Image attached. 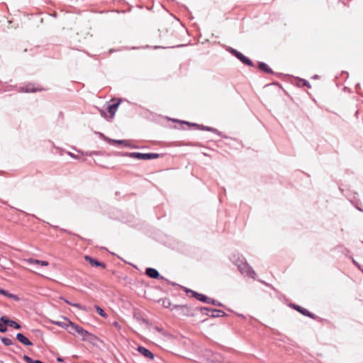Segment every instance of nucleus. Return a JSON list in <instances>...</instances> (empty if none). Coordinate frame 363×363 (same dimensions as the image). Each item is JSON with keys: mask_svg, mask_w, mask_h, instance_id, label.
I'll return each instance as SVG.
<instances>
[{"mask_svg": "<svg viewBox=\"0 0 363 363\" xmlns=\"http://www.w3.org/2000/svg\"><path fill=\"white\" fill-rule=\"evenodd\" d=\"M0 321L4 325H9V322L11 321V320H9V318H7L6 316H2L1 318H0Z\"/></svg>", "mask_w": 363, "mask_h": 363, "instance_id": "aec40b11", "label": "nucleus"}, {"mask_svg": "<svg viewBox=\"0 0 363 363\" xmlns=\"http://www.w3.org/2000/svg\"><path fill=\"white\" fill-rule=\"evenodd\" d=\"M191 292L194 294V296L199 301H201L203 302H205V303H210L211 302V298L203 295V294H198L196 292H194L193 291H191Z\"/></svg>", "mask_w": 363, "mask_h": 363, "instance_id": "9b49d317", "label": "nucleus"}, {"mask_svg": "<svg viewBox=\"0 0 363 363\" xmlns=\"http://www.w3.org/2000/svg\"><path fill=\"white\" fill-rule=\"evenodd\" d=\"M210 303H212L213 305H219V304L217 303V301H214V300H212L211 298V302H210Z\"/></svg>", "mask_w": 363, "mask_h": 363, "instance_id": "7c9ffc66", "label": "nucleus"}, {"mask_svg": "<svg viewBox=\"0 0 363 363\" xmlns=\"http://www.w3.org/2000/svg\"><path fill=\"white\" fill-rule=\"evenodd\" d=\"M112 325H113L114 327H116V328H118V329H120V328H121V326H120V325L118 324V322H113V323H112Z\"/></svg>", "mask_w": 363, "mask_h": 363, "instance_id": "cd10ccee", "label": "nucleus"}, {"mask_svg": "<svg viewBox=\"0 0 363 363\" xmlns=\"http://www.w3.org/2000/svg\"><path fill=\"white\" fill-rule=\"evenodd\" d=\"M232 260L237 265L242 274L251 278H255V272L252 267L246 263L244 259H240V257H238L237 259V256L233 255Z\"/></svg>", "mask_w": 363, "mask_h": 363, "instance_id": "f257e3e1", "label": "nucleus"}, {"mask_svg": "<svg viewBox=\"0 0 363 363\" xmlns=\"http://www.w3.org/2000/svg\"><path fill=\"white\" fill-rule=\"evenodd\" d=\"M99 136H100L101 138H103L104 140H106V138H107L106 137H105V136H104V134H102V133H99Z\"/></svg>", "mask_w": 363, "mask_h": 363, "instance_id": "c756f323", "label": "nucleus"}, {"mask_svg": "<svg viewBox=\"0 0 363 363\" xmlns=\"http://www.w3.org/2000/svg\"><path fill=\"white\" fill-rule=\"evenodd\" d=\"M259 67L260 69L264 71L267 73H271L272 70L270 68L268 67V65L264 62H260L259 64Z\"/></svg>", "mask_w": 363, "mask_h": 363, "instance_id": "dca6fc26", "label": "nucleus"}, {"mask_svg": "<svg viewBox=\"0 0 363 363\" xmlns=\"http://www.w3.org/2000/svg\"><path fill=\"white\" fill-rule=\"evenodd\" d=\"M230 51L233 55H235L238 59H239L242 63H244L247 65H250V66L252 65L251 60L250 59H248L247 57H246L245 55H243L241 52H240L233 48H231Z\"/></svg>", "mask_w": 363, "mask_h": 363, "instance_id": "7ed1b4c3", "label": "nucleus"}, {"mask_svg": "<svg viewBox=\"0 0 363 363\" xmlns=\"http://www.w3.org/2000/svg\"><path fill=\"white\" fill-rule=\"evenodd\" d=\"M146 274L150 277L155 279L158 278L160 276L159 272L155 269L153 268H147L146 269Z\"/></svg>", "mask_w": 363, "mask_h": 363, "instance_id": "f8f14e48", "label": "nucleus"}, {"mask_svg": "<svg viewBox=\"0 0 363 363\" xmlns=\"http://www.w3.org/2000/svg\"><path fill=\"white\" fill-rule=\"evenodd\" d=\"M0 294H2L5 296L10 298H12L16 301H18L20 300L19 298L16 295L10 294L8 291H6L2 289H0Z\"/></svg>", "mask_w": 363, "mask_h": 363, "instance_id": "4468645a", "label": "nucleus"}, {"mask_svg": "<svg viewBox=\"0 0 363 363\" xmlns=\"http://www.w3.org/2000/svg\"><path fill=\"white\" fill-rule=\"evenodd\" d=\"M148 154V158H147V160H152V159H156L159 157V155L157 154V153H147Z\"/></svg>", "mask_w": 363, "mask_h": 363, "instance_id": "393cba45", "label": "nucleus"}, {"mask_svg": "<svg viewBox=\"0 0 363 363\" xmlns=\"http://www.w3.org/2000/svg\"><path fill=\"white\" fill-rule=\"evenodd\" d=\"M16 338L20 342H21L24 345L30 346L33 345V343L22 333H18L16 335Z\"/></svg>", "mask_w": 363, "mask_h": 363, "instance_id": "6e6552de", "label": "nucleus"}, {"mask_svg": "<svg viewBox=\"0 0 363 363\" xmlns=\"http://www.w3.org/2000/svg\"><path fill=\"white\" fill-rule=\"evenodd\" d=\"M38 90V89L31 88L30 86H26L25 89H23V91L25 92H35Z\"/></svg>", "mask_w": 363, "mask_h": 363, "instance_id": "5701e85b", "label": "nucleus"}, {"mask_svg": "<svg viewBox=\"0 0 363 363\" xmlns=\"http://www.w3.org/2000/svg\"><path fill=\"white\" fill-rule=\"evenodd\" d=\"M23 262L30 265H40L42 267H47L49 264V263L47 261L39 260L33 258L24 259Z\"/></svg>", "mask_w": 363, "mask_h": 363, "instance_id": "20e7f679", "label": "nucleus"}, {"mask_svg": "<svg viewBox=\"0 0 363 363\" xmlns=\"http://www.w3.org/2000/svg\"><path fill=\"white\" fill-rule=\"evenodd\" d=\"M206 356L208 357H211V359L207 358L206 363H220V362L218 359L217 354H213L211 352H208V353L206 354Z\"/></svg>", "mask_w": 363, "mask_h": 363, "instance_id": "9d476101", "label": "nucleus"}, {"mask_svg": "<svg viewBox=\"0 0 363 363\" xmlns=\"http://www.w3.org/2000/svg\"><path fill=\"white\" fill-rule=\"evenodd\" d=\"M68 155L72 158H77V157L72 152H68Z\"/></svg>", "mask_w": 363, "mask_h": 363, "instance_id": "c85d7f7f", "label": "nucleus"}, {"mask_svg": "<svg viewBox=\"0 0 363 363\" xmlns=\"http://www.w3.org/2000/svg\"><path fill=\"white\" fill-rule=\"evenodd\" d=\"M106 141H107L109 143H117L120 145H123L125 146H130V143L128 140H113L110 138H106Z\"/></svg>", "mask_w": 363, "mask_h": 363, "instance_id": "ddd939ff", "label": "nucleus"}, {"mask_svg": "<svg viewBox=\"0 0 363 363\" xmlns=\"http://www.w3.org/2000/svg\"><path fill=\"white\" fill-rule=\"evenodd\" d=\"M353 263H354L359 268V266L355 262V261H353Z\"/></svg>", "mask_w": 363, "mask_h": 363, "instance_id": "72a5a7b5", "label": "nucleus"}, {"mask_svg": "<svg viewBox=\"0 0 363 363\" xmlns=\"http://www.w3.org/2000/svg\"><path fill=\"white\" fill-rule=\"evenodd\" d=\"M101 115H102V116H104V115H105V113H104V111H101Z\"/></svg>", "mask_w": 363, "mask_h": 363, "instance_id": "473e14b6", "label": "nucleus"}, {"mask_svg": "<svg viewBox=\"0 0 363 363\" xmlns=\"http://www.w3.org/2000/svg\"><path fill=\"white\" fill-rule=\"evenodd\" d=\"M7 330V328L6 325H4L1 321H0V332L4 333Z\"/></svg>", "mask_w": 363, "mask_h": 363, "instance_id": "bb28decb", "label": "nucleus"}, {"mask_svg": "<svg viewBox=\"0 0 363 363\" xmlns=\"http://www.w3.org/2000/svg\"><path fill=\"white\" fill-rule=\"evenodd\" d=\"M304 84H305L306 86H308V83L306 81V82H304Z\"/></svg>", "mask_w": 363, "mask_h": 363, "instance_id": "2f4dec72", "label": "nucleus"}, {"mask_svg": "<svg viewBox=\"0 0 363 363\" xmlns=\"http://www.w3.org/2000/svg\"><path fill=\"white\" fill-rule=\"evenodd\" d=\"M52 323L56 325L60 326V327L67 328V330L69 329L68 320H67V323H64V322H60V321H55V320H52Z\"/></svg>", "mask_w": 363, "mask_h": 363, "instance_id": "2eb2a0df", "label": "nucleus"}, {"mask_svg": "<svg viewBox=\"0 0 363 363\" xmlns=\"http://www.w3.org/2000/svg\"><path fill=\"white\" fill-rule=\"evenodd\" d=\"M1 342H3L4 345H5L6 346H9L13 344V341L10 338H8V337H2Z\"/></svg>", "mask_w": 363, "mask_h": 363, "instance_id": "6ab92c4d", "label": "nucleus"}, {"mask_svg": "<svg viewBox=\"0 0 363 363\" xmlns=\"http://www.w3.org/2000/svg\"><path fill=\"white\" fill-rule=\"evenodd\" d=\"M120 104V101H118L116 104H111L108 106V112L110 114V117L112 118L114 117L116 112L117 111L118 107Z\"/></svg>", "mask_w": 363, "mask_h": 363, "instance_id": "0eeeda50", "label": "nucleus"}, {"mask_svg": "<svg viewBox=\"0 0 363 363\" xmlns=\"http://www.w3.org/2000/svg\"><path fill=\"white\" fill-rule=\"evenodd\" d=\"M128 155L130 157L135 158L140 160H147L148 154L147 153H142V152H130L128 153Z\"/></svg>", "mask_w": 363, "mask_h": 363, "instance_id": "39448f33", "label": "nucleus"}, {"mask_svg": "<svg viewBox=\"0 0 363 363\" xmlns=\"http://www.w3.org/2000/svg\"><path fill=\"white\" fill-rule=\"evenodd\" d=\"M9 325H10L11 327L14 328L15 329H20L21 328V325L18 323H16V322H15L13 320L10 321Z\"/></svg>", "mask_w": 363, "mask_h": 363, "instance_id": "412c9836", "label": "nucleus"}, {"mask_svg": "<svg viewBox=\"0 0 363 363\" xmlns=\"http://www.w3.org/2000/svg\"><path fill=\"white\" fill-rule=\"evenodd\" d=\"M85 259L89 262V264L91 265V266H94V267H105V265L104 264L97 261L96 259H93L92 257H89V256H85Z\"/></svg>", "mask_w": 363, "mask_h": 363, "instance_id": "1a4fd4ad", "label": "nucleus"}, {"mask_svg": "<svg viewBox=\"0 0 363 363\" xmlns=\"http://www.w3.org/2000/svg\"><path fill=\"white\" fill-rule=\"evenodd\" d=\"M65 301L67 303H68V304H69V305H71V306H74V307H76V308H79V309H80V310H82V311H86V307H85V306H82V305H80V304H79V303H73L69 302V301H67V300H65Z\"/></svg>", "mask_w": 363, "mask_h": 363, "instance_id": "f3484780", "label": "nucleus"}, {"mask_svg": "<svg viewBox=\"0 0 363 363\" xmlns=\"http://www.w3.org/2000/svg\"><path fill=\"white\" fill-rule=\"evenodd\" d=\"M58 361L61 362L62 361V359L61 358H58L57 359Z\"/></svg>", "mask_w": 363, "mask_h": 363, "instance_id": "f704fd0d", "label": "nucleus"}, {"mask_svg": "<svg viewBox=\"0 0 363 363\" xmlns=\"http://www.w3.org/2000/svg\"><path fill=\"white\" fill-rule=\"evenodd\" d=\"M69 329L68 330V332L72 335H79L83 340H88V337L91 335L89 332L71 321H69Z\"/></svg>", "mask_w": 363, "mask_h": 363, "instance_id": "f03ea898", "label": "nucleus"}, {"mask_svg": "<svg viewBox=\"0 0 363 363\" xmlns=\"http://www.w3.org/2000/svg\"><path fill=\"white\" fill-rule=\"evenodd\" d=\"M138 351L144 357L152 359L154 354L147 349L143 347H138Z\"/></svg>", "mask_w": 363, "mask_h": 363, "instance_id": "423d86ee", "label": "nucleus"}, {"mask_svg": "<svg viewBox=\"0 0 363 363\" xmlns=\"http://www.w3.org/2000/svg\"><path fill=\"white\" fill-rule=\"evenodd\" d=\"M296 308L298 311H300L302 314H303L305 315H309V312L306 309L301 308L300 306H297Z\"/></svg>", "mask_w": 363, "mask_h": 363, "instance_id": "4be33fe9", "label": "nucleus"}, {"mask_svg": "<svg viewBox=\"0 0 363 363\" xmlns=\"http://www.w3.org/2000/svg\"><path fill=\"white\" fill-rule=\"evenodd\" d=\"M23 359L27 362V363H35V361L33 360L30 357H29L27 355H24L23 356Z\"/></svg>", "mask_w": 363, "mask_h": 363, "instance_id": "a878e982", "label": "nucleus"}, {"mask_svg": "<svg viewBox=\"0 0 363 363\" xmlns=\"http://www.w3.org/2000/svg\"><path fill=\"white\" fill-rule=\"evenodd\" d=\"M95 308L97 311V313L101 316V317H104V318H106L107 317V315L106 313L104 311V310L100 308L99 306H95Z\"/></svg>", "mask_w": 363, "mask_h": 363, "instance_id": "a211bd4d", "label": "nucleus"}, {"mask_svg": "<svg viewBox=\"0 0 363 363\" xmlns=\"http://www.w3.org/2000/svg\"><path fill=\"white\" fill-rule=\"evenodd\" d=\"M202 130H208V131H211L213 133H218V131L216 129H214L213 128L208 127V126H203L202 127Z\"/></svg>", "mask_w": 363, "mask_h": 363, "instance_id": "b1692460", "label": "nucleus"}]
</instances>
